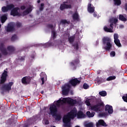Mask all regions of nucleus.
<instances>
[{
    "label": "nucleus",
    "mask_w": 127,
    "mask_h": 127,
    "mask_svg": "<svg viewBox=\"0 0 127 127\" xmlns=\"http://www.w3.org/2000/svg\"><path fill=\"white\" fill-rule=\"evenodd\" d=\"M31 58H34V55H32L31 56Z\"/></svg>",
    "instance_id": "59"
},
{
    "label": "nucleus",
    "mask_w": 127,
    "mask_h": 127,
    "mask_svg": "<svg viewBox=\"0 0 127 127\" xmlns=\"http://www.w3.org/2000/svg\"><path fill=\"white\" fill-rule=\"evenodd\" d=\"M62 105H63V104H62V99H59V100H58L57 101L56 105L58 107H60V106H61Z\"/></svg>",
    "instance_id": "38"
},
{
    "label": "nucleus",
    "mask_w": 127,
    "mask_h": 127,
    "mask_svg": "<svg viewBox=\"0 0 127 127\" xmlns=\"http://www.w3.org/2000/svg\"><path fill=\"white\" fill-rule=\"evenodd\" d=\"M119 19L121 21H127V18L125 17V16L122 14L119 15Z\"/></svg>",
    "instance_id": "27"
},
{
    "label": "nucleus",
    "mask_w": 127,
    "mask_h": 127,
    "mask_svg": "<svg viewBox=\"0 0 127 127\" xmlns=\"http://www.w3.org/2000/svg\"><path fill=\"white\" fill-rule=\"evenodd\" d=\"M116 79V76H110L108 77L106 80L107 81H112V80H115Z\"/></svg>",
    "instance_id": "36"
},
{
    "label": "nucleus",
    "mask_w": 127,
    "mask_h": 127,
    "mask_svg": "<svg viewBox=\"0 0 127 127\" xmlns=\"http://www.w3.org/2000/svg\"><path fill=\"white\" fill-rule=\"evenodd\" d=\"M68 2L64 1L62 4H61L60 7V10H64V9H68V8H72V5L67 4Z\"/></svg>",
    "instance_id": "9"
},
{
    "label": "nucleus",
    "mask_w": 127,
    "mask_h": 127,
    "mask_svg": "<svg viewBox=\"0 0 127 127\" xmlns=\"http://www.w3.org/2000/svg\"><path fill=\"white\" fill-rule=\"evenodd\" d=\"M44 3H41L40 6L39 7L40 11H43V9H44Z\"/></svg>",
    "instance_id": "39"
},
{
    "label": "nucleus",
    "mask_w": 127,
    "mask_h": 127,
    "mask_svg": "<svg viewBox=\"0 0 127 127\" xmlns=\"http://www.w3.org/2000/svg\"><path fill=\"white\" fill-rule=\"evenodd\" d=\"M7 77V71L4 70L3 72L2 73V75L0 77V84H2L5 83V81H6V78Z\"/></svg>",
    "instance_id": "10"
},
{
    "label": "nucleus",
    "mask_w": 127,
    "mask_h": 127,
    "mask_svg": "<svg viewBox=\"0 0 127 127\" xmlns=\"http://www.w3.org/2000/svg\"><path fill=\"white\" fill-rule=\"evenodd\" d=\"M102 42L103 45H106L104 47V49L106 50V51H110L111 50V48L113 47V44H112V40L109 37H104L102 39Z\"/></svg>",
    "instance_id": "4"
},
{
    "label": "nucleus",
    "mask_w": 127,
    "mask_h": 127,
    "mask_svg": "<svg viewBox=\"0 0 127 127\" xmlns=\"http://www.w3.org/2000/svg\"><path fill=\"white\" fill-rule=\"evenodd\" d=\"M57 113H58V109L57 108V106L55 104H53L50 107V112L49 114L53 116H55Z\"/></svg>",
    "instance_id": "6"
},
{
    "label": "nucleus",
    "mask_w": 127,
    "mask_h": 127,
    "mask_svg": "<svg viewBox=\"0 0 127 127\" xmlns=\"http://www.w3.org/2000/svg\"><path fill=\"white\" fill-rule=\"evenodd\" d=\"M53 46V44L51 42L47 43L45 44V47H46L47 48Z\"/></svg>",
    "instance_id": "45"
},
{
    "label": "nucleus",
    "mask_w": 127,
    "mask_h": 127,
    "mask_svg": "<svg viewBox=\"0 0 127 127\" xmlns=\"http://www.w3.org/2000/svg\"><path fill=\"white\" fill-rule=\"evenodd\" d=\"M0 27H1V24H0Z\"/></svg>",
    "instance_id": "63"
},
{
    "label": "nucleus",
    "mask_w": 127,
    "mask_h": 127,
    "mask_svg": "<svg viewBox=\"0 0 127 127\" xmlns=\"http://www.w3.org/2000/svg\"><path fill=\"white\" fill-rule=\"evenodd\" d=\"M60 24L65 25V24H69V22L66 19H62L60 21Z\"/></svg>",
    "instance_id": "29"
},
{
    "label": "nucleus",
    "mask_w": 127,
    "mask_h": 127,
    "mask_svg": "<svg viewBox=\"0 0 127 127\" xmlns=\"http://www.w3.org/2000/svg\"><path fill=\"white\" fill-rule=\"evenodd\" d=\"M32 10V9H31L30 7L27 8L26 10L23 12V15H27V14H28L30 12H31Z\"/></svg>",
    "instance_id": "24"
},
{
    "label": "nucleus",
    "mask_w": 127,
    "mask_h": 127,
    "mask_svg": "<svg viewBox=\"0 0 127 127\" xmlns=\"http://www.w3.org/2000/svg\"><path fill=\"white\" fill-rule=\"evenodd\" d=\"M99 117H100L101 118H103V117H108V113H102L99 114Z\"/></svg>",
    "instance_id": "37"
},
{
    "label": "nucleus",
    "mask_w": 127,
    "mask_h": 127,
    "mask_svg": "<svg viewBox=\"0 0 127 127\" xmlns=\"http://www.w3.org/2000/svg\"><path fill=\"white\" fill-rule=\"evenodd\" d=\"M68 102V98H64L62 99V104L63 105L64 104H66V103Z\"/></svg>",
    "instance_id": "40"
},
{
    "label": "nucleus",
    "mask_w": 127,
    "mask_h": 127,
    "mask_svg": "<svg viewBox=\"0 0 127 127\" xmlns=\"http://www.w3.org/2000/svg\"><path fill=\"white\" fill-rule=\"evenodd\" d=\"M123 100L124 102L127 103V94L122 97Z\"/></svg>",
    "instance_id": "47"
},
{
    "label": "nucleus",
    "mask_w": 127,
    "mask_h": 127,
    "mask_svg": "<svg viewBox=\"0 0 127 127\" xmlns=\"http://www.w3.org/2000/svg\"><path fill=\"white\" fill-rule=\"evenodd\" d=\"M120 28H125V26L124 25H120Z\"/></svg>",
    "instance_id": "55"
},
{
    "label": "nucleus",
    "mask_w": 127,
    "mask_h": 127,
    "mask_svg": "<svg viewBox=\"0 0 127 127\" xmlns=\"http://www.w3.org/2000/svg\"><path fill=\"white\" fill-rule=\"evenodd\" d=\"M46 125H49V121H47L45 123Z\"/></svg>",
    "instance_id": "58"
},
{
    "label": "nucleus",
    "mask_w": 127,
    "mask_h": 127,
    "mask_svg": "<svg viewBox=\"0 0 127 127\" xmlns=\"http://www.w3.org/2000/svg\"><path fill=\"white\" fill-rule=\"evenodd\" d=\"M69 43H73L75 40V36H72L68 38Z\"/></svg>",
    "instance_id": "32"
},
{
    "label": "nucleus",
    "mask_w": 127,
    "mask_h": 127,
    "mask_svg": "<svg viewBox=\"0 0 127 127\" xmlns=\"http://www.w3.org/2000/svg\"><path fill=\"white\" fill-rule=\"evenodd\" d=\"M52 33L53 34V39H56V32L55 31V30H53V31H52Z\"/></svg>",
    "instance_id": "46"
},
{
    "label": "nucleus",
    "mask_w": 127,
    "mask_h": 127,
    "mask_svg": "<svg viewBox=\"0 0 127 127\" xmlns=\"http://www.w3.org/2000/svg\"><path fill=\"white\" fill-rule=\"evenodd\" d=\"M67 104L71 106H74L77 104V100L76 99H73L71 98H68L67 99Z\"/></svg>",
    "instance_id": "18"
},
{
    "label": "nucleus",
    "mask_w": 127,
    "mask_h": 127,
    "mask_svg": "<svg viewBox=\"0 0 127 127\" xmlns=\"http://www.w3.org/2000/svg\"><path fill=\"white\" fill-rule=\"evenodd\" d=\"M41 93L42 94H44V91H42Z\"/></svg>",
    "instance_id": "62"
},
{
    "label": "nucleus",
    "mask_w": 127,
    "mask_h": 127,
    "mask_svg": "<svg viewBox=\"0 0 127 127\" xmlns=\"http://www.w3.org/2000/svg\"><path fill=\"white\" fill-rule=\"evenodd\" d=\"M105 107V104L104 102H99L95 105L91 107V111H94V112H100L101 110Z\"/></svg>",
    "instance_id": "5"
},
{
    "label": "nucleus",
    "mask_w": 127,
    "mask_h": 127,
    "mask_svg": "<svg viewBox=\"0 0 127 127\" xmlns=\"http://www.w3.org/2000/svg\"><path fill=\"white\" fill-rule=\"evenodd\" d=\"M16 39H17V36H16V35H13L11 38V41H15Z\"/></svg>",
    "instance_id": "43"
},
{
    "label": "nucleus",
    "mask_w": 127,
    "mask_h": 127,
    "mask_svg": "<svg viewBox=\"0 0 127 127\" xmlns=\"http://www.w3.org/2000/svg\"><path fill=\"white\" fill-rule=\"evenodd\" d=\"M18 10H19V8L18 7L14 8L11 10V15H12L13 16H20V15H21V14L18 12Z\"/></svg>",
    "instance_id": "12"
},
{
    "label": "nucleus",
    "mask_w": 127,
    "mask_h": 127,
    "mask_svg": "<svg viewBox=\"0 0 127 127\" xmlns=\"http://www.w3.org/2000/svg\"><path fill=\"white\" fill-rule=\"evenodd\" d=\"M115 5H121L122 4V1L121 0H113Z\"/></svg>",
    "instance_id": "31"
},
{
    "label": "nucleus",
    "mask_w": 127,
    "mask_h": 127,
    "mask_svg": "<svg viewBox=\"0 0 127 127\" xmlns=\"http://www.w3.org/2000/svg\"><path fill=\"white\" fill-rule=\"evenodd\" d=\"M53 117H56L57 121H60L61 120V115H58L57 113L55 115L53 116Z\"/></svg>",
    "instance_id": "35"
},
{
    "label": "nucleus",
    "mask_w": 127,
    "mask_h": 127,
    "mask_svg": "<svg viewBox=\"0 0 127 127\" xmlns=\"http://www.w3.org/2000/svg\"><path fill=\"white\" fill-rule=\"evenodd\" d=\"M20 8L22 10H23L25 9V6L22 5V6H21Z\"/></svg>",
    "instance_id": "52"
},
{
    "label": "nucleus",
    "mask_w": 127,
    "mask_h": 127,
    "mask_svg": "<svg viewBox=\"0 0 127 127\" xmlns=\"http://www.w3.org/2000/svg\"><path fill=\"white\" fill-rule=\"evenodd\" d=\"M76 114L77 110H75V108H74L73 110L68 112L66 115L64 116L63 122L64 124V127H71L70 122H71V119H74L76 117Z\"/></svg>",
    "instance_id": "2"
},
{
    "label": "nucleus",
    "mask_w": 127,
    "mask_h": 127,
    "mask_svg": "<svg viewBox=\"0 0 127 127\" xmlns=\"http://www.w3.org/2000/svg\"><path fill=\"white\" fill-rule=\"evenodd\" d=\"M85 103L88 106V107H89V106H91V103H90V101L89 100H86Z\"/></svg>",
    "instance_id": "50"
},
{
    "label": "nucleus",
    "mask_w": 127,
    "mask_h": 127,
    "mask_svg": "<svg viewBox=\"0 0 127 127\" xmlns=\"http://www.w3.org/2000/svg\"><path fill=\"white\" fill-rule=\"evenodd\" d=\"M101 126H102V127H107V124H106V122H105L104 120H99L98 123H96V127H101Z\"/></svg>",
    "instance_id": "19"
},
{
    "label": "nucleus",
    "mask_w": 127,
    "mask_h": 127,
    "mask_svg": "<svg viewBox=\"0 0 127 127\" xmlns=\"http://www.w3.org/2000/svg\"><path fill=\"white\" fill-rule=\"evenodd\" d=\"M41 1H40V0H37V2H38V3H40Z\"/></svg>",
    "instance_id": "60"
},
{
    "label": "nucleus",
    "mask_w": 127,
    "mask_h": 127,
    "mask_svg": "<svg viewBox=\"0 0 127 127\" xmlns=\"http://www.w3.org/2000/svg\"><path fill=\"white\" fill-rule=\"evenodd\" d=\"M98 74H100V72H98Z\"/></svg>",
    "instance_id": "64"
},
{
    "label": "nucleus",
    "mask_w": 127,
    "mask_h": 127,
    "mask_svg": "<svg viewBox=\"0 0 127 127\" xmlns=\"http://www.w3.org/2000/svg\"><path fill=\"white\" fill-rule=\"evenodd\" d=\"M13 85V82H9L8 83L4 84L2 86V89L3 90V91H5L6 92H9L10 90H11V87Z\"/></svg>",
    "instance_id": "8"
},
{
    "label": "nucleus",
    "mask_w": 127,
    "mask_h": 127,
    "mask_svg": "<svg viewBox=\"0 0 127 127\" xmlns=\"http://www.w3.org/2000/svg\"><path fill=\"white\" fill-rule=\"evenodd\" d=\"M97 82L98 84H102V83H104L106 82V80L102 77H97Z\"/></svg>",
    "instance_id": "23"
},
{
    "label": "nucleus",
    "mask_w": 127,
    "mask_h": 127,
    "mask_svg": "<svg viewBox=\"0 0 127 127\" xmlns=\"http://www.w3.org/2000/svg\"><path fill=\"white\" fill-rule=\"evenodd\" d=\"M72 46L74 47L76 51L79 50V44L78 42L74 43L73 44H72Z\"/></svg>",
    "instance_id": "28"
},
{
    "label": "nucleus",
    "mask_w": 127,
    "mask_h": 127,
    "mask_svg": "<svg viewBox=\"0 0 127 127\" xmlns=\"http://www.w3.org/2000/svg\"><path fill=\"white\" fill-rule=\"evenodd\" d=\"M99 94L101 97H106L107 96V92L106 91H100Z\"/></svg>",
    "instance_id": "33"
},
{
    "label": "nucleus",
    "mask_w": 127,
    "mask_h": 127,
    "mask_svg": "<svg viewBox=\"0 0 127 127\" xmlns=\"http://www.w3.org/2000/svg\"><path fill=\"white\" fill-rule=\"evenodd\" d=\"M2 56L1 54H0V58H1Z\"/></svg>",
    "instance_id": "61"
},
{
    "label": "nucleus",
    "mask_w": 127,
    "mask_h": 127,
    "mask_svg": "<svg viewBox=\"0 0 127 127\" xmlns=\"http://www.w3.org/2000/svg\"><path fill=\"white\" fill-rule=\"evenodd\" d=\"M0 51L3 55L6 56L8 54V53H7V51H6V49L4 48V44L2 43H1L0 45Z\"/></svg>",
    "instance_id": "17"
},
{
    "label": "nucleus",
    "mask_w": 127,
    "mask_h": 127,
    "mask_svg": "<svg viewBox=\"0 0 127 127\" xmlns=\"http://www.w3.org/2000/svg\"><path fill=\"white\" fill-rule=\"evenodd\" d=\"M7 19V15L6 14H4L0 17V21L1 23H4Z\"/></svg>",
    "instance_id": "22"
},
{
    "label": "nucleus",
    "mask_w": 127,
    "mask_h": 127,
    "mask_svg": "<svg viewBox=\"0 0 127 127\" xmlns=\"http://www.w3.org/2000/svg\"><path fill=\"white\" fill-rule=\"evenodd\" d=\"M5 30H6V32H12L14 30V26L12 23H8L6 27Z\"/></svg>",
    "instance_id": "15"
},
{
    "label": "nucleus",
    "mask_w": 127,
    "mask_h": 127,
    "mask_svg": "<svg viewBox=\"0 0 127 127\" xmlns=\"http://www.w3.org/2000/svg\"><path fill=\"white\" fill-rule=\"evenodd\" d=\"M45 77H46V75L44 74L43 76H41V80L42 81V85H44V79L45 78Z\"/></svg>",
    "instance_id": "44"
},
{
    "label": "nucleus",
    "mask_w": 127,
    "mask_h": 127,
    "mask_svg": "<svg viewBox=\"0 0 127 127\" xmlns=\"http://www.w3.org/2000/svg\"><path fill=\"white\" fill-rule=\"evenodd\" d=\"M81 83V80H78V78H72L69 81V83H67L63 85L62 87V93L64 96H66L69 94L70 89H71V86H76L77 84H80Z\"/></svg>",
    "instance_id": "1"
},
{
    "label": "nucleus",
    "mask_w": 127,
    "mask_h": 127,
    "mask_svg": "<svg viewBox=\"0 0 127 127\" xmlns=\"http://www.w3.org/2000/svg\"><path fill=\"white\" fill-rule=\"evenodd\" d=\"M111 56H112V57H115L116 56V52L115 51H112L110 53Z\"/></svg>",
    "instance_id": "49"
},
{
    "label": "nucleus",
    "mask_w": 127,
    "mask_h": 127,
    "mask_svg": "<svg viewBox=\"0 0 127 127\" xmlns=\"http://www.w3.org/2000/svg\"><path fill=\"white\" fill-rule=\"evenodd\" d=\"M1 10L2 12H7L8 11V8H7V6H3L1 7Z\"/></svg>",
    "instance_id": "34"
},
{
    "label": "nucleus",
    "mask_w": 127,
    "mask_h": 127,
    "mask_svg": "<svg viewBox=\"0 0 127 127\" xmlns=\"http://www.w3.org/2000/svg\"><path fill=\"white\" fill-rule=\"evenodd\" d=\"M24 57H21L19 58V60L21 61H24Z\"/></svg>",
    "instance_id": "53"
},
{
    "label": "nucleus",
    "mask_w": 127,
    "mask_h": 127,
    "mask_svg": "<svg viewBox=\"0 0 127 127\" xmlns=\"http://www.w3.org/2000/svg\"><path fill=\"white\" fill-rule=\"evenodd\" d=\"M85 127H94V124L92 123H88L85 125Z\"/></svg>",
    "instance_id": "41"
},
{
    "label": "nucleus",
    "mask_w": 127,
    "mask_h": 127,
    "mask_svg": "<svg viewBox=\"0 0 127 127\" xmlns=\"http://www.w3.org/2000/svg\"><path fill=\"white\" fill-rule=\"evenodd\" d=\"M16 25L17 27H20V26H21V23L18 22L16 23Z\"/></svg>",
    "instance_id": "51"
},
{
    "label": "nucleus",
    "mask_w": 127,
    "mask_h": 127,
    "mask_svg": "<svg viewBox=\"0 0 127 127\" xmlns=\"http://www.w3.org/2000/svg\"><path fill=\"white\" fill-rule=\"evenodd\" d=\"M77 119H82L83 118H85V114H84V113L83 112L79 111L77 112L76 114Z\"/></svg>",
    "instance_id": "20"
},
{
    "label": "nucleus",
    "mask_w": 127,
    "mask_h": 127,
    "mask_svg": "<svg viewBox=\"0 0 127 127\" xmlns=\"http://www.w3.org/2000/svg\"><path fill=\"white\" fill-rule=\"evenodd\" d=\"M80 64V59L79 57L76 58L75 59L73 60L70 63V65L72 67L73 70H76L77 68V65Z\"/></svg>",
    "instance_id": "7"
},
{
    "label": "nucleus",
    "mask_w": 127,
    "mask_h": 127,
    "mask_svg": "<svg viewBox=\"0 0 127 127\" xmlns=\"http://www.w3.org/2000/svg\"><path fill=\"white\" fill-rule=\"evenodd\" d=\"M125 10L127 11V3L125 4Z\"/></svg>",
    "instance_id": "56"
},
{
    "label": "nucleus",
    "mask_w": 127,
    "mask_h": 127,
    "mask_svg": "<svg viewBox=\"0 0 127 127\" xmlns=\"http://www.w3.org/2000/svg\"><path fill=\"white\" fill-rule=\"evenodd\" d=\"M114 43L118 47H122V44H121V41L119 39V34L115 33L114 35Z\"/></svg>",
    "instance_id": "11"
},
{
    "label": "nucleus",
    "mask_w": 127,
    "mask_h": 127,
    "mask_svg": "<svg viewBox=\"0 0 127 127\" xmlns=\"http://www.w3.org/2000/svg\"><path fill=\"white\" fill-rule=\"evenodd\" d=\"M87 11H88L89 13H93V12H95V6L92 5L91 0L87 5Z\"/></svg>",
    "instance_id": "16"
},
{
    "label": "nucleus",
    "mask_w": 127,
    "mask_h": 127,
    "mask_svg": "<svg viewBox=\"0 0 127 127\" xmlns=\"http://www.w3.org/2000/svg\"><path fill=\"white\" fill-rule=\"evenodd\" d=\"M105 112H108L109 115H112L114 113V109H113V106L110 105H106L105 107Z\"/></svg>",
    "instance_id": "14"
},
{
    "label": "nucleus",
    "mask_w": 127,
    "mask_h": 127,
    "mask_svg": "<svg viewBox=\"0 0 127 127\" xmlns=\"http://www.w3.org/2000/svg\"><path fill=\"white\" fill-rule=\"evenodd\" d=\"M120 110L121 111H127V110H126V107L121 108Z\"/></svg>",
    "instance_id": "54"
},
{
    "label": "nucleus",
    "mask_w": 127,
    "mask_h": 127,
    "mask_svg": "<svg viewBox=\"0 0 127 127\" xmlns=\"http://www.w3.org/2000/svg\"><path fill=\"white\" fill-rule=\"evenodd\" d=\"M7 49L9 52H10L11 53H12V52H14L15 49L14 47L12 46H8L7 47Z\"/></svg>",
    "instance_id": "26"
},
{
    "label": "nucleus",
    "mask_w": 127,
    "mask_h": 127,
    "mask_svg": "<svg viewBox=\"0 0 127 127\" xmlns=\"http://www.w3.org/2000/svg\"><path fill=\"white\" fill-rule=\"evenodd\" d=\"M89 88V85L87 83H84L83 84V88H84L85 90H87Z\"/></svg>",
    "instance_id": "48"
},
{
    "label": "nucleus",
    "mask_w": 127,
    "mask_h": 127,
    "mask_svg": "<svg viewBox=\"0 0 127 127\" xmlns=\"http://www.w3.org/2000/svg\"><path fill=\"white\" fill-rule=\"evenodd\" d=\"M7 7L8 8V10H12V9H14V5L13 4H10L8 5H7Z\"/></svg>",
    "instance_id": "30"
},
{
    "label": "nucleus",
    "mask_w": 127,
    "mask_h": 127,
    "mask_svg": "<svg viewBox=\"0 0 127 127\" xmlns=\"http://www.w3.org/2000/svg\"><path fill=\"white\" fill-rule=\"evenodd\" d=\"M118 21H119V20H118V18L113 17L109 19V22L110 23V26L111 28H108L107 26H105L104 27V30L105 31V32H110V33H112L114 32L113 31V29H114V25H117V23H118Z\"/></svg>",
    "instance_id": "3"
},
{
    "label": "nucleus",
    "mask_w": 127,
    "mask_h": 127,
    "mask_svg": "<svg viewBox=\"0 0 127 127\" xmlns=\"http://www.w3.org/2000/svg\"><path fill=\"white\" fill-rule=\"evenodd\" d=\"M30 81H31V78L29 76H24L21 79V82L24 85H28Z\"/></svg>",
    "instance_id": "13"
},
{
    "label": "nucleus",
    "mask_w": 127,
    "mask_h": 127,
    "mask_svg": "<svg viewBox=\"0 0 127 127\" xmlns=\"http://www.w3.org/2000/svg\"><path fill=\"white\" fill-rule=\"evenodd\" d=\"M95 112H92L91 113L90 111H87L86 112V115L88 117V118H93V117L95 116Z\"/></svg>",
    "instance_id": "25"
},
{
    "label": "nucleus",
    "mask_w": 127,
    "mask_h": 127,
    "mask_svg": "<svg viewBox=\"0 0 127 127\" xmlns=\"http://www.w3.org/2000/svg\"><path fill=\"white\" fill-rule=\"evenodd\" d=\"M93 16H94V17H97V14H96V13H93Z\"/></svg>",
    "instance_id": "57"
},
{
    "label": "nucleus",
    "mask_w": 127,
    "mask_h": 127,
    "mask_svg": "<svg viewBox=\"0 0 127 127\" xmlns=\"http://www.w3.org/2000/svg\"><path fill=\"white\" fill-rule=\"evenodd\" d=\"M47 27L48 28H51L52 31L54 30V26L53 24H49L47 25Z\"/></svg>",
    "instance_id": "42"
},
{
    "label": "nucleus",
    "mask_w": 127,
    "mask_h": 127,
    "mask_svg": "<svg viewBox=\"0 0 127 127\" xmlns=\"http://www.w3.org/2000/svg\"><path fill=\"white\" fill-rule=\"evenodd\" d=\"M72 18L73 20H77L79 21V13L77 12H75L72 14Z\"/></svg>",
    "instance_id": "21"
}]
</instances>
